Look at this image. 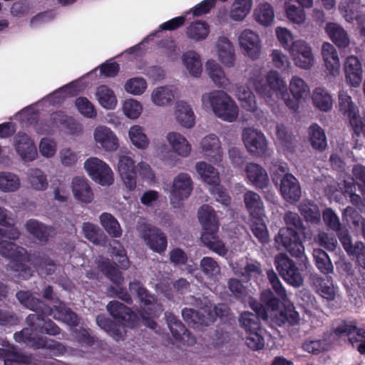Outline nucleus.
<instances>
[{"label":"nucleus","instance_id":"nucleus-1","mask_svg":"<svg viewBox=\"0 0 365 365\" xmlns=\"http://www.w3.org/2000/svg\"><path fill=\"white\" fill-rule=\"evenodd\" d=\"M254 88L256 93L265 100L270 99L274 93L277 97L284 100L286 106L291 110L296 111L299 108V101L292 96L290 98L287 93V84L276 71H270L265 78H257L254 81Z\"/></svg>","mask_w":365,"mask_h":365},{"label":"nucleus","instance_id":"nucleus-2","mask_svg":"<svg viewBox=\"0 0 365 365\" xmlns=\"http://www.w3.org/2000/svg\"><path fill=\"white\" fill-rule=\"evenodd\" d=\"M199 222L204 232L201 236L203 244L220 256H225L227 250L222 240L219 239V222L214 209L208 205H202L197 212Z\"/></svg>","mask_w":365,"mask_h":365},{"label":"nucleus","instance_id":"nucleus-3","mask_svg":"<svg viewBox=\"0 0 365 365\" xmlns=\"http://www.w3.org/2000/svg\"><path fill=\"white\" fill-rule=\"evenodd\" d=\"M0 255L11 259V269L17 274L21 279H28L33 275V269L31 267L24 263L29 261V255L26 249L17 246L12 242L7 240L0 241Z\"/></svg>","mask_w":365,"mask_h":365},{"label":"nucleus","instance_id":"nucleus-4","mask_svg":"<svg viewBox=\"0 0 365 365\" xmlns=\"http://www.w3.org/2000/svg\"><path fill=\"white\" fill-rule=\"evenodd\" d=\"M129 290L132 294H136L142 306H143V307H141L138 313L143 324L152 329H155L157 327V323L154 320L156 314L154 312L153 308L158 305L157 297L154 294L150 293L137 279L129 283Z\"/></svg>","mask_w":365,"mask_h":365},{"label":"nucleus","instance_id":"nucleus-5","mask_svg":"<svg viewBox=\"0 0 365 365\" xmlns=\"http://www.w3.org/2000/svg\"><path fill=\"white\" fill-rule=\"evenodd\" d=\"M203 103H209L214 113L227 122H234L238 116V107L231 97L223 91H213L202 95Z\"/></svg>","mask_w":365,"mask_h":365},{"label":"nucleus","instance_id":"nucleus-6","mask_svg":"<svg viewBox=\"0 0 365 365\" xmlns=\"http://www.w3.org/2000/svg\"><path fill=\"white\" fill-rule=\"evenodd\" d=\"M339 106L343 115L348 118L354 133L357 136L364 133L365 136V113L361 118L359 108L351 96L345 92H341L339 95Z\"/></svg>","mask_w":365,"mask_h":365},{"label":"nucleus","instance_id":"nucleus-7","mask_svg":"<svg viewBox=\"0 0 365 365\" xmlns=\"http://www.w3.org/2000/svg\"><path fill=\"white\" fill-rule=\"evenodd\" d=\"M298 232L289 227L279 230L274 237L275 243L284 248L292 257L302 258L304 255V247Z\"/></svg>","mask_w":365,"mask_h":365},{"label":"nucleus","instance_id":"nucleus-8","mask_svg":"<svg viewBox=\"0 0 365 365\" xmlns=\"http://www.w3.org/2000/svg\"><path fill=\"white\" fill-rule=\"evenodd\" d=\"M274 264L280 276L289 284L299 287L303 284L304 279L294 262L284 253L275 257Z\"/></svg>","mask_w":365,"mask_h":365},{"label":"nucleus","instance_id":"nucleus-9","mask_svg":"<svg viewBox=\"0 0 365 365\" xmlns=\"http://www.w3.org/2000/svg\"><path fill=\"white\" fill-rule=\"evenodd\" d=\"M138 230L140 237L153 252L162 254L166 250L168 246L167 237L160 229L143 223L138 226Z\"/></svg>","mask_w":365,"mask_h":365},{"label":"nucleus","instance_id":"nucleus-10","mask_svg":"<svg viewBox=\"0 0 365 365\" xmlns=\"http://www.w3.org/2000/svg\"><path fill=\"white\" fill-rule=\"evenodd\" d=\"M84 168L91 178L101 185L113 182V172L110 167L98 158H90L84 163Z\"/></svg>","mask_w":365,"mask_h":365},{"label":"nucleus","instance_id":"nucleus-11","mask_svg":"<svg viewBox=\"0 0 365 365\" xmlns=\"http://www.w3.org/2000/svg\"><path fill=\"white\" fill-rule=\"evenodd\" d=\"M192 190V180L187 173H180L173 180L170 192V203L174 207H180Z\"/></svg>","mask_w":365,"mask_h":365},{"label":"nucleus","instance_id":"nucleus-12","mask_svg":"<svg viewBox=\"0 0 365 365\" xmlns=\"http://www.w3.org/2000/svg\"><path fill=\"white\" fill-rule=\"evenodd\" d=\"M107 310L116 321L124 327L134 328L139 324L138 314L121 302H110L107 305Z\"/></svg>","mask_w":365,"mask_h":365},{"label":"nucleus","instance_id":"nucleus-13","mask_svg":"<svg viewBox=\"0 0 365 365\" xmlns=\"http://www.w3.org/2000/svg\"><path fill=\"white\" fill-rule=\"evenodd\" d=\"M242 138L247 150L256 156H264L267 152V143L264 135L252 128H245Z\"/></svg>","mask_w":365,"mask_h":365},{"label":"nucleus","instance_id":"nucleus-14","mask_svg":"<svg viewBox=\"0 0 365 365\" xmlns=\"http://www.w3.org/2000/svg\"><path fill=\"white\" fill-rule=\"evenodd\" d=\"M289 51L295 65L304 69H309L314 63V56L310 46L302 40L292 42Z\"/></svg>","mask_w":365,"mask_h":365},{"label":"nucleus","instance_id":"nucleus-15","mask_svg":"<svg viewBox=\"0 0 365 365\" xmlns=\"http://www.w3.org/2000/svg\"><path fill=\"white\" fill-rule=\"evenodd\" d=\"M34 332H35L31 327L23 329L20 331L14 334V338L16 342L24 343L26 345L34 346L37 349L48 347L51 349L62 351L65 349L64 346L56 341L53 340L51 344L47 345L46 339L39 337L36 339Z\"/></svg>","mask_w":365,"mask_h":365},{"label":"nucleus","instance_id":"nucleus-16","mask_svg":"<svg viewBox=\"0 0 365 365\" xmlns=\"http://www.w3.org/2000/svg\"><path fill=\"white\" fill-rule=\"evenodd\" d=\"M68 117V115L62 110L53 112L47 118L41 119L37 123L36 130L39 134H51L56 130L64 127Z\"/></svg>","mask_w":365,"mask_h":365},{"label":"nucleus","instance_id":"nucleus-17","mask_svg":"<svg viewBox=\"0 0 365 365\" xmlns=\"http://www.w3.org/2000/svg\"><path fill=\"white\" fill-rule=\"evenodd\" d=\"M166 322L173 338L184 344H192L195 339L190 335V333L185 326L171 312L165 314Z\"/></svg>","mask_w":365,"mask_h":365},{"label":"nucleus","instance_id":"nucleus-18","mask_svg":"<svg viewBox=\"0 0 365 365\" xmlns=\"http://www.w3.org/2000/svg\"><path fill=\"white\" fill-rule=\"evenodd\" d=\"M119 175L129 190L136 187V171L135 163L131 157L120 155L118 163Z\"/></svg>","mask_w":365,"mask_h":365},{"label":"nucleus","instance_id":"nucleus-19","mask_svg":"<svg viewBox=\"0 0 365 365\" xmlns=\"http://www.w3.org/2000/svg\"><path fill=\"white\" fill-rule=\"evenodd\" d=\"M14 148L24 162L33 161L37 156V150L34 141L26 133H19L14 138Z\"/></svg>","mask_w":365,"mask_h":365},{"label":"nucleus","instance_id":"nucleus-20","mask_svg":"<svg viewBox=\"0 0 365 365\" xmlns=\"http://www.w3.org/2000/svg\"><path fill=\"white\" fill-rule=\"evenodd\" d=\"M280 182V192L283 198L290 203L299 201L302 191L297 178L292 174L286 173Z\"/></svg>","mask_w":365,"mask_h":365},{"label":"nucleus","instance_id":"nucleus-21","mask_svg":"<svg viewBox=\"0 0 365 365\" xmlns=\"http://www.w3.org/2000/svg\"><path fill=\"white\" fill-rule=\"evenodd\" d=\"M239 43L246 55L252 59L259 58L261 52V45L259 36L251 30L243 31L240 37Z\"/></svg>","mask_w":365,"mask_h":365},{"label":"nucleus","instance_id":"nucleus-22","mask_svg":"<svg viewBox=\"0 0 365 365\" xmlns=\"http://www.w3.org/2000/svg\"><path fill=\"white\" fill-rule=\"evenodd\" d=\"M93 136L96 143L106 151H115L119 147L118 138L110 128L105 125L96 127L93 132Z\"/></svg>","mask_w":365,"mask_h":365},{"label":"nucleus","instance_id":"nucleus-23","mask_svg":"<svg viewBox=\"0 0 365 365\" xmlns=\"http://www.w3.org/2000/svg\"><path fill=\"white\" fill-rule=\"evenodd\" d=\"M201 147L206 158L211 163L217 164L222 160V151L220 141L215 134L205 136L201 141Z\"/></svg>","mask_w":365,"mask_h":365},{"label":"nucleus","instance_id":"nucleus-24","mask_svg":"<svg viewBox=\"0 0 365 365\" xmlns=\"http://www.w3.org/2000/svg\"><path fill=\"white\" fill-rule=\"evenodd\" d=\"M346 81L353 87H359L362 81V66L360 60L355 56H348L344 64Z\"/></svg>","mask_w":365,"mask_h":365},{"label":"nucleus","instance_id":"nucleus-25","mask_svg":"<svg viewBox=\"0 0 365 365\" xmlns=\"http://www.w3.org/2000/svg\"><path fill=\"white\" fill-rule=\"evenodd\" d=\"M243 201L250 218H258L260 216H265L264 203L259 194L254 191L248 190L243 195Z\"/></svg>","mask_w":365,"mask_h":365},{"label":"nucleus","instance_id":"nucleus-26","mask_svg":"<svg viewBox=\"0 0 365 365\" xmlns=\"http://www.w3.org/2000/svg\"><path fill=\"white\" fill-rule=\"evenodd\" d=\"M16 297L22 306L31 311H41L47 314L50 312V306L35 297L29 291H18Z\"/></svg>","mask_w":365,"mask_h":365},{"label":"nucleus","instance_id":"nucleus-27","mask_svg":"<svg viewBox=\"0 0 365 365\" xmlns=\"http://www.w3.org/2000/svg\"><path fill=\"white\" fill-rule=\"evenodd\" d=\"M322 54L326 68L329 73L335 76L339 73L340 63L335 47L328 42L322 46Z\"/></svg>","mask_w":365,"mask_h":365},{"label":"nucleus","instance_id":"nucleus-28","mask_svg":"<svg viewBox=\"0 0 365 365\" xmlns=\"http://www.w3.org/2000/svg\"><path fill=\"white\" fill-rule=\"evenodd\" d=\"M97 324L106 331L114 340L118 341L123 340L126 331L124 327L103 314L96 317Z\"/></svg>","mask_w":365,"mask_h":365},{"label":"nucleus","instance_id":"nucleus-29","mask_svg":"<svg viewBox=\"0 0 365 365\" xmlns=\"http://www.w3.org/2000/svg\"><path fill=\"white\" fill-rule=\"evenodd\" d=\"M247 178L256 187L263 189L268 185L269 178L266 170L259 165L250 163L246 165Z\"/></svg>","mask_w":365,"mask_h":365},{"label":"nucleus","instance_id":"nucleus-30","mask_svg":"<svg viewBox=\"0 0 365 365\" xmlns=\"http://www.w3.org/2000/svg\"><path fill=\"white\" fill-rule=\"evenodd\" d=\"M72 191L75 198L84 203H90L93 194L88 181L81 177H75L72 181Z\"/></svg>","mask_w":365,"mask_h":365},{"label":"nucleus","instance_id":"nucleus-31","mask_svg":"<svg viewBox=\"0 0 365 365\" xmlns=\"http://www.w3.org/2000/svg\"><path fill=\"white\" fill-rule=\"evenodd\" d=\"M323 220L326 225L336 232L337 237L341 242L343 236L348 238L350 236L348 229L342 226L339 217L331 208H326L322 212Z\"/></svg>","mask_w":365,"mask_h":365},{"label":"nucleus","instance_id":"nucleus-32","mask_svg":"<svg viewBox=\"0 0 365 365\" xmlns=\"http://www.w3.org/2000/svg\"><path fill=\"white\" fill-rule=\"evenodd\" d=\"M341 243L346 253L355 257L358 264L365 269V245L359 241L353 244L351 235L348 238L343 236Z\"/></svg>","mask_w":365,"mask_h":365},{"label":"nucleus","instance_id":"nucleus-33","mask_svg":"<svg viewBox=\"0 0 365 365\" xmlns=\"http://www.w3.org/2000/svg\"><path fill=\"white\" fill-rule=\"evenodd\" d=\"M334 334L336 336H346L350 344L356 347L365 339V331L364 329L347 324L338 326L334 329Z\"/></svg>","mask_w":365,"mask_h":365},{"label":"nucleus","instance_id":"nucleus-34","mask_svg":"<svg viewBox=\"0 0 365 365\" xmlns=\"http://www.w3.org/2000/svg\"><path fill=\"white\" fill-rule=\"evenodd\" d=\"M210 29L209 24L203 21H195L190 24L185 29L187 38L195 42L205 40L209 36Z\"/></svg>","mask_w":365,"mask_h":365},{"label":"nucleus","instance_id":"nucleus-35","mask_svg":"<svg viewBox=\"0 0 365 365\" xmlns=\"http://www.w3.org/2000/svg\"><path fill=\"white\" fill-rule=\"evenodd\" d=\"M217 48L221 63L227 67L232 66L235 62V53L230 40L225 36L219 37L217 41Z\"/></svg>","mask_w":365,"mask_h":365},{"label":"nucleus","instance_id":"nucleus-36","mask_svg":"<svg viewBox=\"0 0 365 365\" xmlns=\"http://www.w3.org/2000/svg\"><path fill=\"white\" fill-rule=\"evenodd\" d=\"M304 220L312 225H319L321 222V212L317 205L311 200H303L298 207Z\"/></svg>","mask_w":365,"mask_h":365},{"label":"nucleus","instance_id":"nucleus-37","mask_svg":"<svg viewBox=\"0 0 365 365\" xmlns=\"http://www.w3.org/2000/svg\"><path fill=\"white\" fill-rule=\"evenodd\" d=\"M325 31L333 43L339 48H345L349 44L346 31L336 23H327Z\"/></svg>","mask_w":365,"mask_h":365},{"label":"nucleus","instance_id":"nucleus-38","mask_svg":"<svg viewBox=\"0 0 365 365\" xmlns=\"http://www.w3.org/2000/svg\"><path fill=\"white\" fill-rule=\"evenodd\" d=\"M26 230L39 241L46 243L53 231L52 227H48L35 219H30L26 222Z\"/></svg>","mask_w":365,"mask_h":365},{"label":"nucleus","instance_id":"nucleus-39","mask_svg":"<svg viewBox=\"0 0 365 365\" xmlns=\"http://www.w3.org/2000/svg\"><path fill=\"white\" fill-rule=\"evenodd\" d=\"M312 99L314 106L319 110L327 112L332 108L333 99L331 94L324 88H316L312 93Z\"/></svg>","mask_w":365,"mask_h":365},{"label":"nucleus","instance_id":"nucleus-40","mask_svg":"<svg viewBox=\"0 0 365 365\" xmlns=\"http://www.w3.org/2000/svg\"><path fill=\"white\" fill-rule=\"evenodd\" d=\"M167 139L173 150L179 155L187 157L190 154L191 146L182 135L170 132L168 134Z\"/></svg>","mask_w":365,"mask_h":365},{"label":"nucleus","instance_id":"nucleus-41","mask_svg":"<svg viewBox=\"0 0 365 365\" xmlns=\"http://www.w3.org/2000/svg\"><path fill=\"white\" fill-rule=\"evenodd\" d=\"M314 284L317 288V292L327 301H332L335 298V290L333 285V279L330 276L325 277L317 276L314 278Z\"/></svg>","mask_w":365,"mask_h":365},{"label":"nucleus","instance_id":"nucleus-42","mask_svg":"<svg viewBox=\"0 0 365 365\" xmlns=\"http://www.w3.org/2000/svg\"><path fill=\"white\" fill-rule=\"evenodd\" d=\"M309 141L312 147L320 152L324 151L327 146V136L324 130L317 123L312 124L309 128Z\"/></svg>","mask_w":365,"mask_h":365},{"label":"nucleus","instance_id":"nucleus-43","mask_svg":"<svg viewBox=\"0 0 365 365\" xmlns=\"http://www.w3.org/2000/svg\"><path fill=\"white\" fill-rule=\"evenodd\" d=\"M53 310V317L56 320L61 321L72 327L78 325L79 318L71 308L59 305L54 306Z\"/></svg>","mask_w":365,"mask_h":365},{"label":"nucleus","instance_id":"nucleus-44","mask_svg":"<svg viewBox=\"0 0 365 365\" xmlns=\"http://www.w3.org/2000/svg\"><path fill=\"white\" fill-rule=\"evenodd\" d=\"M96 96L99 104L106 109H113L117 104L113 91L106 85H101L97 88Z\"/></svg>","mask_w":365,"mask_h":365},{"label":"nucleus","instance_id":"nucleus-45","mask_svg":"<svg viewBox=\"0 0 365 365\" xmlns=\"http://www.w3.org/2000/svg\"><path fill=\"white\" fill-rule=\"evenodd\" d=\"M176 118L185 128H192L195 124V115L192 108L185 102L180 101L176 106Z\"/></svg>","mask_w":365,"mask_h":365},{"label":"nucleus","instance_id":"nucleus-46","mask_svg":"<svg viewBox=\"0 0 365 365\" xmlns=\"http://www.w3.org/2000/svg\"><path fill=\"white\" fill-rule=\"evenodd\" d=\"M312 255L315 266L321 273L327 275L333 272L334 265L328 254L324 250L314 249Z\"/></svg>","mask_w":365,"mask_h":365},{"label":"nucleus","instance_id":"nucleus-47","mask_svg":"<svg viewBox=\"0 0 365 365\" xmlns=\"http://www.w3.org/2000/svg\"><path fill=\"white\" fill-rule=\"evenodd\" d=\"M206 70L214 83L219 88H225L228 84V79L215 61L208 60L206 63Z\"/></svg>","mask_w":365,"mask_h":365},{"label":"nucleus","instance_id":"nucleus-48","mask_svg":"<svg viewBox=\"0 0 365 365\" xmlns=\"http://www.w3.org/2000/svg\"><path fill=\"white\" fill-rule=\"evenodd\" d=\"M265 216L258 218H250V230L258 241L264 245L269 242V232L264 220Z\"/></svg>","mask_w":365,"mask_h":365},{"label":"nucleus","instance_id":"nucleus-49","mask_svg":"<svg viewBox=\"0 0 365 365\" xmlns=\"http://www.w3.org/2000/svg\"><path fill=\"white\" fill-rule=\"evenodd\" d=\"M195 168L197 173L205 182L211 186L220 182L218 173L211 165L205 162H199L196 164Z\"/></svg>","mask_w":365,"mask_h":365},{"label":"nucleus","instance_id":"nucleus-50","mask_svg":"<svg viewBox=\"0 0 365 365\" xmlns=\"http://www.w3.org/2000/svg\"><path fill=\"white\" fill-rule=\"evenodd\" d=\"M252 0H235L230 11V18L235 21L243 20L251 10Z\"/></svg>","mask_w":365,"mask_h":365},{"label":"nucleus","instance_id":"nucleus-51","mask_svg":"<svg viewBox=\"0 0 365 365\" xmlns=\"http://www.w3.org/2000/svg\"><path fill=\"white\" fill-rule=\"evenodd\" d=\"M53 308L50 307L49 314H44L41 311H34V314H29L26 318V324L31 327L35 332L40 333L43 329L48 316L53 315Z\"/></svg>","mask_w":365,"mask_h":365},{"label":"nucleus","instance_id":"nucleus-52","mask_svg":"<svg viewBox=\"0 0 365 365\" xmlns=\"http://www.w3.org/2000/svg\"><path fill=\"white\" fill-rule=\"evenodd\" d=\"M239 324L246 334L251 331H260L261 329H263L258 317L250 312H244L240 315Z\"/></svg>","mask_w":365,"mask_h":365},{"label":"nucleus","instance_id":"nucleus-53","mask_svg":"<svg viewBox=\"0 0 365 365\" xmlns=\"http://www.w3.org/2000/svg\"><path fill=\"white\" fill-rule=\"evenodd\" d=\"M100 222L109 235L113 237H120L122 230L118 220L110 213L103 212L100 216Z\"/></svg>","mask_w":365,"mask_h":365},{"label":"nucleus","instance_id":"nucleus-54","mask_svg":"<svg viewBox=\"0 0 365 365\" xmlns=\"http://www.w3.org/2000/svg\"><path fill=\"white\" fill-rule=\"evenodd\" d=\"M183 63L189 73L198 77L202 73V63L200 56L195 51H187L183 54Z\"/></svg>","mask_w":365,"mask_h":365},{"label":"nucleus","instance_id":"nucleus-55","mask_svg":"<svg viewBox=\"0 0 365 365\" xmlns=\"http://www.w3.org/2000/svg\"><path fill=\"white\" fill-rule=\"evenodd\" d=\"M84 237L95 245H101L105 240V235L96 225L89 222H84L82 226Z\"/></svg>","mask_w":365,"mask_h":365},{"label":"nucleus","instance_id":"nucleus-56","mask_svg":"<svg viewBox=\"0 0 365 365\" xmlns=\"http://www.w3.org/2000/svg\"><path fill=\"white\" fill-rule=\"evenodd\" d=\"M254 15L255 20L259 24L264 26L270 25L274 20L273 8L269 3L260 4L258 8L255 9Z\"/></svg>","mask_w":365,"mask_h":365},{"label":"nucleus","instance_id":"nucleus-57","mask_svg":"<svg viewBox=\"0 0 365 365\" xmlns=\"http://www.w3.org/2000/svg\"><path fill=\"white\" fill-rule=\"evenodd\" d=\"M200 266L202 273L209 279L215 280L220 274V268L213 258L204 257L200 262Z\"/></svg>","mask_w":365,"mask_h":365},{"label":"nucleus","instance_id":"nucleus-58","mask_svg":"<svg viewBox=\"0 0 365 365\" xmlns=\"http://www.w3.org/2000/svg\"><path fill=\"white\" fill-rule=\"evenodd\" d=\"M128 135L132 143L138 148L145 149L149 145V140L145 134L143 129L138 125L130 127Z\"/></svg>","mask_w":365,"mask_h":365},{"label":"nucleus","instance_id":"nucleus-59","mask_svg":"<svg viewBox=\"0 0 365 365\" xmlns=\"http://www.w3.org/2000/svg\"><path fill=\"white\" fill-rule=\"evenodd\" d=\"M20 186L19 177L11 173H0V190L4 192H14Z\"/></svg>","mask_w":365,"mask_h":365},{"label":"nucleus","instance_id":"nucleus-60","mask_svg":"<svg viewBox=\"0 0 365 365\" xmlns=\"http://www.w3.org/2000/svg\"><path fill=\"white\" fill-rule=\"evenodd\" d=\"M277 322L279 326L287 324L289 326H294L299 322V314L292 307H285L281 310L276 317Z\"/></svg>","mask_w":365,"mask_h":365},{"label":"nucleus","instance_id":"nucleus-61","mask_svg":"<svg viewBox=\"0 0 365 365\" xmlns=\"http://www.w3.org/2000/svg\"><path fill=\"white\" fill-rule=\"evenodd\" d=\"M173 98L174 94L172 90L166 86L158 87L152 93V100L158 106L168 105Z\"/></svg>","mask_w":365,"mask_h":365},{"label":"nucleus","instance_id":"nucleus-62","mask_svg":"<svg viewBox=\"0 0 365 365\" xmlns=\"http://www.w3.org/2000/svg\"><path fill=\"white\" fill-rule=\"evenodd\" d=\"M78 112L84 117L94 118L97 115L94 105L86 97H78L75 101Z\"/></svg>","mask_w":365,"mask_h":365},{"label":"nucleus","instance_id":"nucleus-63","mask_svg":"<svg viewBox=\"0 0 365 365\" xmlns=\"http://www.w3.org/2000/svg\"><path fill=\"white\" fill-rule=\"evenodd\" d=\"M289 91L294 98H302L309 92V88L303 79L293 76L289 83Z\"/></svg>","mask_w":365,"mask_h":365},{"label":"nucleus","instance_id":"nucleus-64","mask_svg":"<svg viewBox=\"0 0 365 365\" xmlns=\"http://www.w3.org/2000/svg\"><path fill=\"white\" fill-rule=\"evenodd\" d=\"M263 329L260 331H251L246 334L245 344L253 351H259L264 347V339L263 336Z\"/></svg>","mask_w":365,"mask_h":365}]
</instances>
